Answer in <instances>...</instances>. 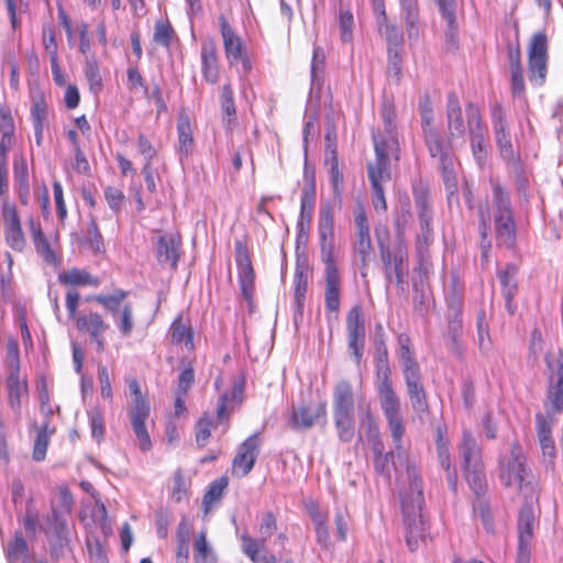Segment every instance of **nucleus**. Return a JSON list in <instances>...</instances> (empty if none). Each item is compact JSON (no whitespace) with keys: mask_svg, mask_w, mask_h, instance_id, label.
<instances>
[{"mask_svg":"<svg viewBox=\"0 0 563 563\" xmlns=\"http://www.w3.org/2000/svg\"><path fill=\"white\" fill-rule=\"evenodd\" d=\"M375 377L380 409L386 418L395 446L400 450L406 428L401 413V402L393 386L391 368L384 333L375 342Z\"/></svg>","mask_w":563,"mask_h":563,"instance_id":"1","label":"nucleus"},{"mask_svg":"<svg viewBox=\"0 0 563 563\" xmlns=\"http://www.w3.org/2000/svg\"><path fill=\"white\" fill-rule=\"evenodd\" d=\"M318 234L324 264V307L327 312L336 316L341 303V275L333 254L334 216L330 205L320 208Z\"/></svg>","mask_w":563,"mask_h":563,"instance_id":"2","label":"nucleus"},{"mask_svg":"<svg viewBox=\"0 0 563 563\" xmlns=\"http://www.w3.org/2000/svg\"><path fill=\"white\" fill-rule=\"evenodd\" d=\"M499 479L506 487H515L525 500L539 501L540 482L527 466V456L518 441L510 444V453L498 462Z\"/></svg>","mask_w":563,"mask_h":563,"instance_id":"3","label":"nucleus"},{"mask_svg":"<svg viewBox=\"0 0 563 563\" xmlns=\"http://www.w3.org/2000/svg\"><path fill=\"white\" fill-rule=\"evenodd\" d=\"M407 475L410 481V495L401 499L404 522L406 526V542L411 551L418 547L419 540L424 537V523L421 508L423 504V486L415 467L407 465Z\"/></svg>","mask_w":563,"mask_h":563,"instance_id":"4","label":"nucleus"},{"mask_svg":"<svg viewBox=\"0 0 563 563\" xmlns=\"http://www.w3.org/2000/svg\"><path fill=\"white\" fill-rule=\"evenodd\" d=\"M492 190L494 228L497 243L512 249L516 245L517 228L509 192L497 180H492Z\"/></svg>","mask_w":563,"mask_h":563,"instance_id":"5","label":"nucleus"},{"mask_svg":"<svg viewBox=\"0 0 563 563\" xmlns=\"http://www.w3.org/2000/svg\"><path fill=\"white\" fill-rule=\"evenodd\" d=\"M128 387L131 397L128 416L136 438L137 446L142 452H150L153 448L151 435L146 427V421L151 415L150 401L142 393L136 378L128 379Z\"/></svg>","mask_w":563,"mask_h":563,"instance_id":"6","label":"nucleus"},{"mask_svg":"<svg viewBox=\"0 0 563 563\" xmlns=\"http://www.w3.org/2000/svg\"><path fill=\"white\" fill-rule=\"evenodd\" d=\"M459 453L463 461L462 466L468 485L476 495L484 494L486 490V475L482 450L470 430H464L462 433Z\"/></svg>","mask_w":563,"mask_h":563,"instance_id":"7","label":"nucleus"},{"mask_svg":"<svg viewBox=\"0 0 563 563\" xmlns=\"http://www.w3.org/2000/svg\"><path fill=\"white\" fill-rule=\"evenodd\" d=\"M129 291L115 289L111 294H99L91 299L109 312L121 336H130L134 330L133 306L126 301Z\"/></svg>","mask_w":563,"mask_h":563,"instance_id":"8","label":"nucleus"},{"mask_svg":"<svg viewBox=\"0 0 563 563\" xmlns=\"http://www.w3.org/2000/svg\"><path fill=\"white\" fill-rule=\"evenodd\" d=\"M379 257L387 282L393 276L397 286H402L408 274V250L404 228L397 224L396 243L393 247L379 243Z\"/></svg>","mask_w":563,"mask_h":563,"instance_id":"9","label":"nucleus"},{"mask_svg":"<svg viewBox=\"0 0 563 563\" xmlns=\"http://www.w3.org/2000/svg\"><path fill=\"white\" fill-rule=\"evenodd\" d=\"M354 225L355 232L352 238V247L360 261L361 276L362 278H366L373 258L374 247L366 210L361 201L357 202L354 210Z\"/></svg>","mask_w":563,"mask_h":563,"instance_id":"10","label":"nucleus"},{"mask_svg":"<svg viewBox=\"0 0 563 563\" xmlns=\"http://www.w3.org/2000/svg\"><path fill=\"white\" fill-rule=\"evenodd\" d=\"M384 133L373 131L376 159L389 161L391 156L398 159L399 143L397 139V112L394 104H386L382 110Z\"/></svg>","mask_w":563,"mask_h":563,"instance_id":"11","label":"nucleus"},{"mask_svg":"<svg viewBox=\"0 0 563 563\" xmlns=\"http://www.w3.org/2000/svg\"><path fill=\"white\" fill-rule=\"evenodd\" d=\"M0 224L5 245L14 252L22 253L26 247V236L21 212L13 200L0 203Z\"/></svg>","mask_w":563,"mask_h":563,"instance_id":"12","label":"nucleus"},{"mask_svg":"<svg viewBox=\"0 0 563 563\" xmlns=\"http://www.w3.org/2000/svg\"><path fill=\"white\" fill-rule=\"evenodd\" d=\"M43 531L47 538L49 555L53 560H59L70 550L71 530L56 508H53L46 516Z\"/></svg>","mask_w":563,"mask_h":563,"instance_id":"13","label":"nucleus"},{"mask_svg":"<svg viewBox=\"0 0 563 563\" xmlns=\"http://www.w3.org/2000/svg\"><path fill=\"white\" fill-rule=\"evenodd\" d=\"M548 37L543 31L532 35L528 46V74L531 84L542 86L548 75Z\"/></svg>","mask_w":563,"mask_h":563,"instance_id":"14","label":"nucleus"},{"mask_svg":"<svg viewBox=\"0 0 563 563\" xmlns=\"http://www.w3.org/2000/svg\"><path fill=\"white\" fill-rule=\"evenodd\" d=\"M465 113L472 153L477 164L482 167L487 159L485 145L487 128L483 121L481 109L475 102L471 101L465 104Z\"/></svg>","mask_w":563,"mask_h":563,"instance_id":"15","label":"nucleus"},{"mask_svg":"<svg viewBox=\"0 0 563 563\" xmlns=\"http://www.w3.org/2000/svg\"><path fill=\"white\" fill-rule=\"evenodd\" d=\"M234 251L241 294L249 305V310L253 311L255 306V271L251 262L246 243L243 241H235Z\"/></svg>","mask_w":563,"mask_h":563,"instance_id":"16","label":"nucleus"},{"mask_svg":"<svg viewBox=\"0 0 563 563\" xmlns=\"http://www.w3.org/2000/svg\"><path fill=\"white\" fill-rule=\"evenodd\" d=\"M219 26L229 65L234 66L238 63H241L243 71L246 74L250 73L252 69V63L247 56L242 38L235 33L223 14L219 16Z\"/></svg>","mask_w":563,"mask_h":563,"instance_id":"17","label":"nucleus"},{"mask_svg":"<svg viewBox=\"0 0 563 563\" xmlns=\"http://www.w3.org/2000/svg\"><path fill=\"white\" fill-rule=\"evenodd\" d=\"M347 347L356 365L363 360L365 349L366 330L363 319V309L361 305H354L346 313L345 318Z\"/></svg>","mask_w":563,"mask_h":563,"instance_id":"18","label":"nucleus"},{"mask_svg":"<svg viewBox=\"0 0 563 563\" xmlns=\"http://www.w3.org/2000/svg\"><path fill=\"white\" fill-rule=\"evenodd\" d=\"M549 369L547 398L551 407V412L563 411V352L559 351L556 355L549 353L545 356Z\"/></svg>","mask_w":563,"mask_h":563,"instance_id":"19","label":"nucleus"},{"mask_svg":"<svg viewBox=\"0 0 563 563\" xmlns=\"http://www.w3.org/2000/svg\"><path fill=\"white\" fill-rule=\"evenodd\" d=\"M261 445V434L254 432L238 446L231 463V474L233 477L242 478L252 472L258 457Z\"/></svg>","mask_w":563,"mask_h":563,"instance_id":"20","label":"nucleus"},{"mask_svg":"<svg viewBox=\"0 0 563 563\" xmlns=\"http://www.w3.org/2000/svg\"><path fill=\"white\" fill-rule=\"evenodd\" d=\"M367 176L372 188L371 200L373 208L378 213H385L387 211V201L384 184L391 178L389 161L376 159L375 163H368Z\"/></svg>","mask_w":563,"mask_h":563,"instance_id":"21","label":"nucleus"},{"mask_svg":"<svg viewBox=\"0 0 563 563\" xmlns=\"http://www.w3.org/2000/svg\"><path fill=\"white\" fill-rule=\"evenodd\" d=\"M76 328L78 332L86 334L91 344H95L98 353H102L106 349L104 334L110 330V323L98 311H89L78 316L76 319Z\"/></svg>","mask_w":563,"mask_h":563,"instance_id":"22","label":"nucleus"},{"mask_svg":"<svg viewBox=\"0 0 563 563\" xmlns=\"http://www.w3.org/2000/svg\"><path fill=\"white\" fill-rule=\"evenodd\" d=\"M26 223L36 253L41 256L43 262L57 267L60 264L58 239L54 241L48 240L41 222L34 217H29Z\"/></svg>","mask_w":563,"mask_h":563,"instance_id":"23","label":"nucleus"},{"mask_svg":"<svg viewBox=\"0 0 563 563\" xmlns=\"http://www.w3.org/2000/svg\"><path fill=\"white\" fill-rule=\"evenodd\" d=\"M446 98L448 140L444 141V143L446 146H449V150H451L452 141L462 139L465 133L468 132V128L467 117L465 115L464 118L457 93L455 91H450Z\"/></svg>","mask_w":563,"mask_h":563,"instance_id":"24","label":"nucleus"},{"mask_svg":"<svg viewBox=\"0 0 563 563\" xmlns=\"http://www.w3.org/2000/svg\"><path fill=\"white\" fill-rule=\"evenodd\" d=\"M418 109L421 118V129L424 143L429 152H438L439 144L444 140L441 137L435 123L431 97L426 92L419 100Z\"/></svg>","mask_w":563,"mask_h":563,"instance_id":"25","label":"nucleus"},{"mask_svg":"<svg viewBox=\"0 0 563 563\" xmlns=\"http://www.w3.org/2000/svg\"><path fill=\"white\" fill-rule=\"evenodd\" d=\"M327 417V401H320L314 409L310 408L308 405L301 404L297 407H292L289 417V427L294 430H308L316 423H325Z\"/></svg>","mask_w":563,"mask_h":563,"instance_id":"26","label":"nucleus"},{"mask_svg":"<svg viewBox=\"0 0 563 563\" xmlns=\"http://www.w3.org/2000/svg\"><path fill=\"white\" fill-rule=\"evenodd\" d=\"M429 153L432 157H438L440 161L441 175L444 183L446 198L449 202H451L453 198L457 199L459 184L453 167L451 150H449V146H446L445 143L443 142L439 144L438 152L433 151Z\"/></svg>","mask_w":563,"mask_h":563,"instance_id":"27","label":"nucleus"},{"mask_svg":"<svg viewBox=\"0 0 563 563\" xmlns=\"http://www.w3.org/2000/svg\"><path fill=\"white\" fill-rule=\"evenodd\" d=\"M200 59L203 79L208 84H217L220 79V64L217 43L213 38H207L201 43Z\"/></svg>","mask_w":563,"mask_h":563,"instance_id":"28","label":"nucleus"},{"mask_svg":"<svg viewBox=\"0 0 563 563\" xmlns=\"http://www.w3.org/2000/svg\"><path fill=\"white\" fill-rule=\"evenodd\" d=\"M31 119L34 128L36 145L42 144L44 125L48 117V106L44 92L38 88L30 90Z\"/></svg>","mask_w":563,"mask_h":563,"instance_id":"29","label":"nucleus"},{"mask_svg":"<svg viewBox=\"0 0 563 563\" xmlns=\"http://www.w3.org/2000/svg\"><path fill=\"white\" fill-rule=\"evenodd\" d=\"M180 234H164L156 242L155 257L161 265H169L173 269L177 268L180 257Z\"/></svg>","mask_w":563,"mask_h":563,"instance_id":"30","label":"nucleus"},{"mask_svg":"<svg viewBox=\"0 0 563 563\" xmlns=\"http://www.w3.org/2000/svg\"><path fill=\"white\" fill-rule=\"evenodd\" d=\"M413 199L418 210L421 235L418 236V242L421 240L429 244L432 240V210L429 203V192L424 187L413 189Z\"/></svg>","mask_w":563,"mask_h":563,"instance_id":"31","label":"nucleus"},{"mask_svg":"<svg viewBox=\"0 0 563 563\" xmlns=\"http://www.w3.org/2000/svg\"><path fill=\"white\" fill-rule=\"evenodd\" d=\"M412 410L421 418L430 412L427 391L424 389L421 373L404 376Z\"/></svg>","mask_w":563,"mask_h":563,"instance_id":"32","label":"nucleus"},{"mask_svg":"<svg viewBox=\"0 0 563 563\" xmlns=\"http://www.w3.org/2000/svg\"><path fill=\"white\" fill-rule=\"evenodd\" d=\"M518 272L519 267L512 263L506 264L503 269L497 272L501 294L505 298L506 309L510 314H514L517 309L515 297L517 296L519 289L517 282Z\"/></svg>","mask_w":563,"mask_h":563,"instance_id":"33","label":"nucleus"},{"mask_svg":"<svg viewBox=\"0 0 563 563\" xmlns=\"http://www.w3.org/2000/svg\"><path fill=\"white\" fill-rule=\"evenodd\" d=\"M5 389L10 408L18 417H20L22 400L29 396V384L26 377H21L20 373L8 374L5 378Z\"/></svg>","mask_w":563,"mask_h":563,"instance_id":"34","label":"nucleus"},{"mask_svg":"<svg viewBox=\"0 0 563 563\" xmlns=\"http://www.w3.org/2000/svg\"><path fill=\"white\" fill-rule=\"evenodd\" d=\"M15 143V124L9 106H0V155L8 156Z\"/></svg>","mask_w":563,"mask_h":563,"instance_id":"35","label":"nucleus"},{"mask_svg":"<svg viewBox=\"0 0 563 563\" xmlns=\"http://www.w3.org/2000/svg\"><path fill=\"white\" fill-rule=\"evenodd\" d=\"M360 423L365 438L371 443L372 450L379 451L380 449H384L379 427L369 405L361 408Z\"/></svg>","mask_w":563,"mask_h":563,"instance_id":"36","label":"nucleus"},{"mask_svg":"<svg viewBox=\"0 0 563 563\" xmlns=\"http://www.w3.org/2000/svg\"><path fill=\"white\" fill-rule=\"evenodd\" d=\"M58 282L69 288L75 287H98L100 279L81 268H70L58 274Z\"/></svg>","mask_w":563,"mask_h":563,"instance_id":"37","label":"nucleus"},{"mask_svg":"<svg viewBox=\"0 0 563 563\" xmlns=\"http://www.w3.org/2000/svg\"><path fill=\"white\" fill-rule=\"evenodd\" d=\"M400 18L405 24L408 38L417 41L422 31L419 3L408 2L400 4Z\"/></svg>","mask_w":563,"mask_h":563,"instance_id":"38","label":"nucleus"},{"mask_svg":"<svg viewBox=\"0 0 563 563\" xmlns=\"http://www.w3.org/2000/svg\"><path fill=\"white\" fill-rule=\"evenodd\" d=\"M169 338L174 345L184 344L188 351L195 349L192 327L184 320L181 314L173 320L169 327Z\"/></svg>","mask_w":563,"mask_h":563,"instance_id":"39","label":"nucleus"},{"mask_svg":"<svg viewBox=\"0 0 563 563\" xmlns=\"http://www.w3.org/2000/svg\"><path fill=\"white\" fill-rule=\"evenodd\" d=\"M399 345L398 356L402 367V375H409L420 372L419 364L415 356L412 342L407 333H400L397 338Z\"/></svg>","mask_w":563,"mask_h":563,"instance_id":"40","label":"nucleus"},{"mask_svg":"<svg viewBox=\"0 0 563 563\" xmlns=\"http://www.w3.org/2000/svg\"><path fill=\"white\" fill-rule=\"evenodd\" d=\"M192 559L195 563H217V553L208 540L207 530L199 531L192 541Z\"/></svg>","mask_w":563,"mask_h":563,"instance_id":"41","label":"nucleus"},{"mask_svg":"<svg viewBox=\"0 0 563 563\" xmlns=\"http://www.w3.org/2000/svg\"><path fill=\"white\" fill-rule=\"evenodd\" d=\"M152 42L165 49H169L172 45L179 42L177 33L167 18L155 21Z\"/></svg>","mask_w":563,"mask_h":563,"instance_id":"42","label":"nucleus"},{"mask_svg":"<svg viewBox=\"0 0 563 563\" xmlns=\"http://www.w3.org/2000/svg\"><path fill=\"white\" fill-rule=\"evenodd\" d=\"M333 412H354V391L347 380H340L334 386Z\"/></svg>","mask_w":563,"mask_h":563,"instance_id":"43","label":"nucleus"},{"mask_svg":"<svg viewBox=\"0 0 563 563\" xmlns=\"http://www.w3.org/2000/svg\"><path fill=\"white\" fill-rule=\"evenodd\" d=\"M220 103L222 122L227 129H232L236 123V106L233 87L230 81L223 84L220 88Z\"/></svg>","mask_w":563,"mask_h":563,"instance_id":"44","label":"nucleus"},{"mask_svg":"<svg viewBox=\"0 0 563 563\" xmlns=\"http://www.w3.org/2000/svg\"><path fill=\"white\" fill-rule=\"evenodd\" d=\"M178 151L180 155L188 156L192 153L195 140L190 119L185 111L179 112L177 118Z\"/></svg>","mask_w":563,"mask_h":563,"instance_id":"45","label":"nucleus"},{"mask_svg":"<svg viewBox=\"0 0 563 563\" xmlns=\"http://www.w3.org/2000/svg\"><path fill=\"white\" fill-rule=\"evenodd\" d=\"M55 427H51V421H44L41 427L36 428V435L34 439L32 452V459L35 462H42L45 460L51 442V437L55 433Z\"/></svg>","mask_w":563,"mask_h":563,"instance_id":"46","label":"nucleus"},{"mask_svg":"<svg viewBox=\"0 0 563 563\" xmlns=\"http://www.w3.org/2000/svg\"><path fill=\"white\" fill-rule=\"evenodd\" d=\"M5 555L9 563H29V545L21 531H15L13 539L8 542Z\"/></svg>","mask_w":563,"mask_h":563,"instance_id":"47","label":"nucleus"},{"mask_svg":"<svg viewBox=\"0 0 563 563\" xmlns=\"http://www.w3.org/2000/svg\"><path fill=\"white\" fill-rule=\"evenodd\" d=\"M534 501L526 500L522 506L518 518V540L532 541L533 530L536 526V516L532 510L531 504Z\"/></svg>","mask_w":563,"mask_h":563,"instance_id":"48","label":"nucleus"},{"mask_svg":"<svg viewBox=\"0 0 563 563\" xmlns=\"http://www.w3.org/2000/svg\"><path fill=\"white\" fill-rule=\"evenodd\" d=\"M308 289V274L297 268L294 275V308L295 319L301 318L303 314L306 294Z\"/></svg>","mask_w":563,"mask_h":563,"instance_id":"49","label":"nucleus"},{"mask_svg":"<svg viewBox=\"0 0 563 563\" xmlns=\"http://www.w3.org/2000/svg\"><path fill=\"white\" fill-rule=\"evenodd\" d=\"M314 199H316V191H314V185L311 184L310 187L306 188L301 194L300 199V214L298 219V228L300 232H303L305 229H309L311 219H312V212L314 208Z\"/></svg>","mask_w":563,"mask_h":563,"instance_id":"50","label":"nucleus"},{"mask_svg":"<svg viewBox=\"0 0 563 563\" xmlns=\"http://www.w3.org/2000/svg\"><path fill=\"white\" fill-rule=\"evenodd\" d=\"M378 32L385 36L387 41V49L393 48L401 51L404 37L399 29L395 24H389L387 13H385L384 20L382 15L375 16Z\"/></svg>","mask_w":563,"mask_h":563,"instance_id":"51","label":"nucleus"},{"mask_svg":"<svg viewBox=\"0 0 563 563\" xmlns=\"http://www.w3.org/2000/svg\"><path fill=\"white\" fill-rule=\"evenodd\" d=\"M229 479L227 476H220L210 483L208 490L203 495L202 506L205 512H209L211 508L220 503L225 489L228 488Z\"/></svg>","mask_w":563,"mask_h":563,"instance_id":"52","label":"nucleus"},{"mask_svg":"<svg viewBox=\"0 0 563 563\" xmlns=\"http://www.w3.org/2000/svg\"><path fill=\"white\" fill-rule=\"evenodd\" d=\"M336 434L342 442H351L355 435L354 412H333Z\"/></svg>","mask_w":563,"mask_h":563,"instance_id":"53","label":"nucleus"},{"mask_svg":"<svg viewBox=\"0 0 563 563\" xmlns=\"http://www.w3.org/2000/svg\"><path fill=\"white\" fill-rule=\"evenodd\" d=\"M216 422L213 418L205 412L195 423V441L199 448H205L211 438V431Z\"/></svg>","mask_w":563,"mask_h":563,"instance_id":"54","label":"nucleus"},{"mask_svg":"<svg viewBox=\"0 0 563 563\" xmlns=\"http://www.w3.org/2000/svg\"><path fill=\"white\" fill-rule=\"evenodd\" d=\"M384 449H380L379 451H373L374 452V459L373 464L375 472L386 476L387 478H390L391 472L396 471V463H395V453L394 452H383Z\"/></svg>","mask_w":563,"mask_h":563,"instance_id":"55","label":"nucleus"},{"mask_svg":"<svg viewBox=\"0 0 563 563\" xmlns=\"http://www.w3.org/2000/svg\"><path fill=\"white\" fill-rule=\"evenodd\" d=\"M91 437L97 443H101L106 435V422L103 411L99 407H93L88 411Z\"/></svg>","mask_w":563,"mask_h":563,"instance_id":"56","label":"nucleus"},{"mask_svg":"<svg viewBox=\"0 0 563 563\" xmlns=\"http://www.w3.org/2000/svg\"><path fill=\"white\" fill-rule=\"evenodd\" d=\"M401 51L387 49V76L395 85H399L402 78Z\"/></svg>","mask_w":563,"mask_h":563,"instance_id":"57","label":"nucleus"},{"mask_svg":"<svg viewBox=\"0 0 563 563\" xmlns=\"http://www.w3.org/2000/svg\"><path fill=\"white\" fill-rule=\"evenodd\" d=\"M85 76L87 78L89 89L93 93L101 91L103 87L102 77L100 75L99 65L96 58H88L85 65Z\"/></svg>","mask_w":563,"mask_h":563,"instance_id":"58","label":"nucleus"},{"mask_svg":"<svg viewBox=\"0 0 563 563\" xmlns=\"http://www.w3.org/2000/svg\"><path fill=\"white\" fill-rule=\"evenodd\" d=\"M4 365L8 374L20 373V347L15 339H9L7 342Z\"/></svg>","mask_w":563,"mask_h":563,"instance_id":"59","label":"nucleus"},{"mask_svg":"<svg viewBox=\"0 0 563 563\" xmlns=\"http://www.w3.org/2000/svg\"><path fill=\"white\" fill-rule=\"evenodd\" d=\"M180 364L184 366L178 375V386L176 391L187 394L195 383L194 361L183 358Z\"/></svg>","mask_w":563,"mask_h":563,"instance_id":"60","label":"nucleus"},{"mask_svg":"<svg viewBox=\"0 0 563 563\" xmlns=\"http://www.w3.org/2000/svg\"><path fill=\"white\" fill-rule=\"evenodd\" d=\"M189 481L185 477L181 468L174 472L173 489L170 497L175 503L183 501L188 496Z\"/></svg>","mask_w":563,"mask_h":563,"instance_id":"61","label":"nucleus"},{"mask_svg":"<svg viewBox=\"0 0 563 563\" xmlns=\"http://www.w3.org/2000/svg\"><path fill=\"white\" fill-rule=\"evenodd\" d=\"M103 196L112 212L119 213L122 211L125 206V195L120 188L107 186L103 190Z\"/></svg>","mask_w":563,"mask_h":563,"instance_id":"62","label":"nucleus"},{"mask_svg":"<svg viewBox=\"0 0 563 563\" xmlns=\"http://www.w3.org/2000/svg\"><path fill=\"white\" fill-rule=\"evenodd\" d=\"M15 295V283L13 272L3 271L0 273V297L3 303H10Z\"/></svg>","mask_w":563,"mask_h":563,"instance_id":"63","label":"nucleus"},{"mask_svg":"<svg viewBox=\"0 0 563 563\" xmlns=\"http://www.w3.org/2000/svg\"><path fill=\"white\" fill-rule=\"evenodd\" d=\"M241 544L243 553L252 561L258 562V554L264 545L265 540H256L249 536L247 533H243L241 537Z\"/></svg>","mask_w":563,"mask_h":563,"instance_id":"64","label":"nucleus"}]
</instances>
